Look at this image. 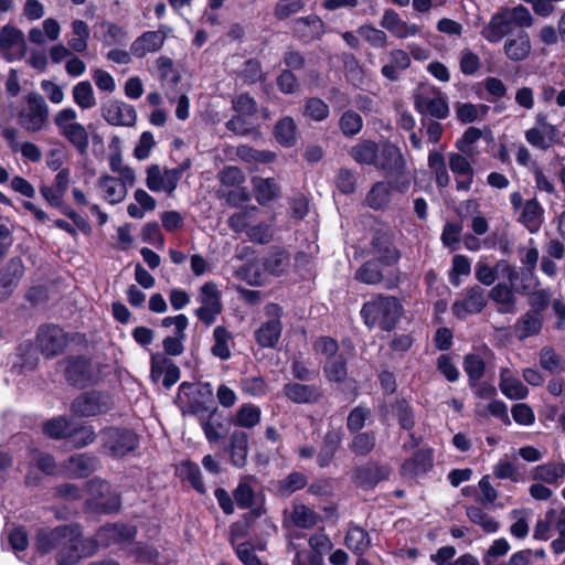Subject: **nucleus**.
<instances>
[{
    "instance_id": "1",
    "label": "nucleus",
    "mask_w": 565,
    "mask_h": 565,
    "mask_svg": "<svg viewBox=\"0 0 565 565\" xmlns=\"http://www.w3.org/2000/svg\"><path fill=\"white\" fill-rule=\"evenodd\" d=\"M36 547L42 553L56 551V559L62 565L75 564L83 556L95 552L93 541H83L82 532L76 525L40 531Z\"/></svg>"
},
{
    "instance_id": "2",
    "label": "nucleus",
    "mask_w": 565,
    "mask_h": 565,
    "mask_svg": "<svg viewBox=\"0 0 565 565\" xmlns=\"http://www.w3.org/2000/svg\"><path fill=\"white\" fill-rule=\"evenodd\" d=\"M534 19L524 6L503 8L495 12L481 31V35L490 43H499L515 26L530 28Z\"/></svg>"
},
{
    "instance_id": "3",
    "label": "nucleus",
    "mask_w": 565,
    "mask_h": 565,
    "mask_svg": "<svg viewBox=\"0 0 565 565\" xmlns=\"http://www.w3.org/2000/svg\"><path fill=\"white\" fill-rule=\"evenodd\" d=\"M402 313L403 307L398 299L383 295L372 298L361 309V316L367 327H379L384 331L393 330Z\"/></svg>"
},
{
    "instance_id": "4",
    "label": "nucleus",
    "mask_w": 565,
    "mask_h": 565,
    "mask_svg": "<svg viewBox=\"0 0 565 565\" xmlns=\"http://www.w3.org/2000/svg\"><path fill=\"white\" fill-rule=\"evenodd\" d=\"M53 122L63 137L78 153L85 154L89 148V134L87 128L78 121L77 113L72 107L60 109Z\"/></svg>"
},
{
    "instance_id": "5",
    "label": "nucleus",
    "mask_w": 565,
    "mask_h": 565,
    "mask_svg": "<svg viewBox=\"0 0 565 565\" xmlns=\"http://www.w3.org/2000/svg\"><path fill=\"white\" fill-rule=\"evenodd\" d=\"M50 109L38 93H30L25 96V104L17 115L19 126L26 132H40L47 127Z\"/></svg>"
},
{
    "instance_id": "6",
    "label": "nucleus",
    "mask_w": 565,
    "mask_h": 565,
    "mask_svg": "<svg viewBox=\"0 0 565 565\" xmlns=\"http://www.w3.org/2000/svg\"><path fill=\"white\" fill-rule=\"evenodd\" d=\"M103 449L114 458H121L139 445L138 436L130 429L109 427L100 433Z\"/></svg>"
},
{
    "instance_id": "7",
    "label": "nucleus",
    "mask_w": 565,
    "mask_h": 565,
    "mask_svg": "<svg viewBox=\"0 0 565 565\" xmlns=\"http://www.w3.org/2000/svg\"><path fill=\"white\" fill-rule=\"evenodd\" d=\"M415 108L425 116L445 119L449 115L448 102L443 92L431 85H423L415 95Z\"/></svg>"
},
{
    "instance_id": "8",
    "label": "nucleus",
    "mask_w": 565,
    "mask_h": 565,
    "mask_svg": "<svg viewBox=\"0 0 565 565\" xmlns=\"http://www.w3.org/2000/svg\"><path fill=\"white\" fill-rule=\"evenodd\" d=\"M190 167V162H183L177 169L161 170L159 166L152 164L147 168L146 185L152 192H168L172 193L184 170Z\"/></svg>"
},
{
    "instance_id": "9",
    "label": "nucleus",
    "mask_w": 565,
    "mask_h": 565,
    "mask_svg": "<svg viewBox=\"0 0 565 565\" xmlns=\"http://www.w3.org/2000/svg\"><path fill=\"white\" fill-rule=\"evenodd\" d=\"M198 300L201 303L195 311L198 318L206 326H211L222 311L221 295L216 285L211 281L204 284L200 289Z\"/></svg>"
},
{
    "instance_id": "10",
    "label": "nucleus",
    "mask_w": 565,
    "mask_h": 565,
    "mask_svg": "<svg viewBox=\"0 0 565 565\" xmlns=\"http://www.w3.org/2000/svg\"><path fill=\"white\" fill-rule=\"evenodd\" d=\"M111 408V401L107 394L99 392L85 393L72 403V411L78 416H96Z\"/></svg>"
},
{
    "instance_id": "11",
    "label": "nucleus",
    "mask_w": 565,
    "mask_h": 565,
    "mask_svg": "<svg viewBox=\"0 0 565 565\" xmlns=\"http://www.w3.org/2000/svg\"><path fill=\"white\" fill-rule=\"evenodd\" d=\"M25 50L23 33L14 26L0 30V54L9 62L20 60Z\"/></svg>"
},
{
    "instance_id": "12",
    "label": "nucleus",
    "mask_w": 565,
    "mask_h": 565,
    "mask_svg": "<svg viewBox=\"0 0 565 565\" xmlns=\"http://www.w3.org/2000/svg\"><path fill=\"white\" fill-rule=\"evenodd\" d=\"M462 152H450L448 153L449 169L456 177V189L458 191L468 192L470 191L473 183V168L469 158Z\"/></svg>"
},
{
    "instance_id": "13",
    "label": "nucleus",
    "mask_w": 565,
    "mask_h": 565,
    "mask_svg": "<svg viewBox=\"0 0 565 565\" xmlns=\"http://www.w3.org/2000/svg\"><path fill=\"white\" fill-rule=\"evenodd\" d=\"M487 305L484 290L479 286H473L466 290L465 297L452 305V313L465 319L468 315L479 313Z\"/></svg>"
},
{
    "instance_id": "14",
    "label": "nucleus",
    "mask_w": 565,
    "mask_h": 565,
    "mask_svg": "<svg viewBox=\"0 0 565 565\" xmlns=\"http://www.w3.org/2000/svg\"><path fill=\"white\" fill-rule=\"evenodd\" d=\"M525 139L531 146L546 150L557 142V129L544 116H537V126L525 131Z\"/></svg>"
},
{
    "instance_id": "15",
    "label": "nucleus",
    "mask_w": 565,
    "mask_h": 565,
    "mask_svg": "<svg viewBox=\"0 0 565 565\" xmlns=\"http://www.w3.org/2000/svg\"><path fill=\"white\" fill-rule=\"evenodd\" d=\"M103 117L113 126L131 127L137 120V113L134 106L127 103L110 100L103 107Z\"/></svg>"
},
{
    "instance_id": "16",
    "label": "nucleus",
    "mask_w": 565,
    "mask_h": 565,
    "mask_svg": "<svg viewBox=\"0 0 565 565\" xmlns=\"http://www.w3.org/2000/svg\"><path fill=\"white\" fill-rule=\"evenodd\" d=\"M39 347L46 356H54L63 351L67 344L65 332L56 326H47L38 333Z\"/></svg>"
},
{
    "instance_id": "17",
    "label": "nucleus",
    "mask_w": 565,
    "mask_h": 565,
    "mask_svg": "<svg viewBox=\"0 0 565 565\" xmlns=\"http://www.w3.org/2000/svg\"><path fill=\"white\" fill-rule=\"evenodd\" d=\"M499 388L501 393L511 401L525 399L530 394L527 386L515 376L514 371L510 367H501L499 373Z\"/></svg>"
},
{
    "instance_id": "18",
    "label": "nucleus",
    "mask_w": 565,
    "mask_h": 565,
    "mask_svg": "<svg viewBox=\"0 0 565 565\" xmlns=\"http://www.w3.org/2000/svg\"><path fill=\"white\" fill-rule=\"evenodd\" d=\"M24 266L20 258H12L0 271V301L11 295L23 276Z\"/></svg>"
},
{
    "instance_id": "19",
    "label": "nucleus",
    "mask_w": 565,
    "mask_h": 565,
    "mask_svg": "<svg viewBox=\"0 0 565 565\" xmlns=\"http://www.w3.org/2000/svg\"><path fill=\"white\" fill-rule=\"evenodd\" d=\"M135 535V530L127 525L110 524L100 527L93 541L94 546H108L130 540Z\"/></svg>"
},
{
    "instance_id": "20",
    "label": "nucleus",
    "mask_w": 565,
    "mask_h": 565,
    "mask_svg": "<svg viewBox=\"0 0 565 565\" xmlns=\"http://www.w3.org/2000/svg\"><path fill=\"white\" fill-rule=\"evenodd\" d=\"M166 40V33L161 30L147 31L131 43V53L138 57H145L149 53L159 51Z\"/></svg>"
},
{
    "instance_id": "21",
    "label": "nucleus",
    "mask_w": 565,
    "mask_h": 565,
    "mask_svg": "<svg viewBox=\"0 0 565 565\" xmlns=\"http://www.w3.org/2000/svg\"><path fill=\"white\" fill-rule=\"evenodd\" d=\"M65 375L72 384L85 386L94 381V369L89 360L73 358L68 361Z\"/></svg>"
},
{
    "instance_id": "22",
    "label": "nucleus",
    "mask_w": 565,
    "mask_h": 565,
    "mask_svg": "<svg viewBox=\"0 0 565 565\" xmlns=\"http://www.w3.org/2000/svg\"><path fill=\"white\" fill-rule=\"evenodd\" d=\"M411 65L409 53L402 49L391 50L386 55V62L381 68L382 75L390 81H397L401 72Z\"/></svg>"
},
{
    "instance_id": "23",
    "label": "nucleus",
    "mask_w": 565,
    "mask_h": 565,
    "mask_svg": "<svg viewBox=\"0 0 565 565\" xmlns=\"http://www.w3.org/2000/svg\"><path fill=\"white\" fill-rule=\"evenodd\" d=\"M503 50L509 60L513 62L524 61L532 50L529 34L525 31H520L515 35L508 38Z\"/></svg>"
},
{
    "instance_id": "24",
    "label": "nucleus",
    "mask_w": 565,
    "mask_h": 565,
    "mask_svg": "<svg viewBox=\"0 0 565 565\" xmlns=\"http://www.w3.org/2000/svg\"><path fill=\"white\" fill-rule=\"evenodd\" d=\"M376 168L387 173L399 171L404 168V160L398 147L386 142L379 150Z\"/></svg>"
},
{
    "instance_id": "25",
    "label": "nucleus",
    "mask_w": 565,
    "mask_h": 565,
    "mask_svg": "<svg viewBox=\"0 0 565 565\" xmlns=\"http://www.w3.org/2000/svg\"><path fill=\"white\" fill-rule=\"evenodd\" d=\"M519 222L523 224L530 233H537L540 231L544 222V209L537 200L532 199L523 204Z\"/></svg>"
},
{
    "instance_id": "26",
    "label": "nucleus",
    "mask_w": 565,
    "mask_h": 565,
    "mask_svg": "<svg viewBox=\"0 0 565 565\" xmlns=\"http://www.w3.org/2000/svg\"><path fill=\"white\" fill-rule=\"evenodd\" d=\"M392 191L393 185L391 182L379 181L367 192L365 204L373 210H384L391 203Z\"/></svg>"
},
{
    "instance_id": "27",
    "label": "nucleus",
    "mask_w": 565,
    "mask_h": 565,
    "mask_svg": "<svg viewBox=\"0 0 565 565\" xmlns=\"http://www.w3.org/2000/svg\"><path fill=\"white\" fill-rule=\"evenodd\" d=\"M253 193L260 205H265L279 196L280 189L274 179L252 178Z\"/></svg>"
},
{
    "instance_id": "28",
    "label": "nucleus",
    "mask_w": 565,
    "mask_h": 565,
    "mask_svg": "<svg viewBox=\"0 0 565 565\" xmlns=\"http://www.w3.org/2000/svg\"><path fill=\"white\" fill-rule=\"evenodd\" d=\"M285 396L297 404L313 403L319 399L320 392L315 385L287 383L284 386Z\"/></svg>"
},
{
    "instance_id": "29",
    "label": "nucleus",
    "mask_w": 565,
    "mask_h": 565,
    "mask_svg": "<svg viewBox=\"0 0 565 565\" xmlns=\"http://www.w3.org/2000/svg\"><path fill=\"white\" fill-rule=\"evenodd\" d=\"M98 188L102 191L103 198L110 204H118L125 200L128 190L117 180L110 175H102L98 180Z\"/></svg>"
},
{
    "instance_id": "30",
    "label": "nucleus",
    "mask_w": 565,
    "mask_h": 565,
    "mask_svg": "<svg viewBox=\"0 0 565 565\" xmlns=\"http://www.w3.org/2000/svg\"><path fill=\"white\" fill-rule=\"evenodd\" d=\"M98 465L96 457L88 454H79L72 456L66 466V473L71 477H86L93 472Z\"/></svg>"
},
{
    "instance_id": "31",
    "label": "nucleus",
    "mask_w": 565,
    "mask_h": 565,
    "mask_svg": "<svg viewBox=\"0 0 565 565\" xmlns=\"http://www.w3.org/2000/svg\"><path fill=\"white\" fill-rule=\"evenodd\" d=\"M427 164L434 174L438 188H447L450 183V175L447 170L446 160L440 150L433 149L428 153Z\"/></svg>"
},
{
    "instance_id": "32",
    "label": "nucleus",
    "mask_w": 565,
    "mask_h": 565,
    "mask_svg": "<svg viewBox=\"0 0 565 565\" xmlns=\"http://www.w3.org/2000/svg\"><path fill=\"white\" fill-rule=\"evenodd\" d=\"M341 441L342 431L340 429H332L326 434L317 457L320 467L323 468L330 465Z\"/></svg>"
},
{
    "instance_id": "33",
    "label": "nucleus",
    "mask_w": 565,
    "mask_h": 565,
    "mask_svg": "<svg viewBox=\"0 0 565 565\" xmlns=\"http://www.w3.org/2000/svg\"><path fill=\"white\" fill-rule=\"evenodd\" d=\"M514 328L520 340L536 335L542 329V316L535 310L527 311L516 321Z\"/></svg>"
},
{
    "instance_id": "34",
    "label": "nucleus",
    "mask_w": 565,
    "mask_h": 565,
    "mask_svg": "<svg viewBox=\"0 0 565 565\" xmlns=\"http://www.w3.org/2000/svg\"><path fill=\"white\" fill-rule=\"evenodd\" d=\"M565 477L564 462H547L536 466L532 470V479L543 481L548 484H558Z\"/></svg>"
},
{
    "instance_id": "35",
    "label": "nucleus",
    "mask_w": 565,
    "mask_h": 565,
    "mask_svg": "<svg viewBox=\"0 0 565 565\" xmlns=\"http://www.w3.org/2000/svg\"><path fill=\"white\" fill-rule=\"evenodd\" d=\"M281 322L280 320H268L264 322L256 331L255 338L257 343L262 348H274L281 334Z\"/></svg>"
},
{
    "instance_id": "36",
    "label": "nucleus",
    "mask_w": 565,
    "mask_h": 565,
    "mask_svg": "<svg viewBox=\"0 0 565 565\" xmlns=\"http://www.w3.org/2000/svg\"><path fill=\"white\" fill-rule=\"evenodd\" d=\"M72 36L67 41V45L75 53H84L88 47L90 30L88 24L83 20H74L71 23Z\"/></svg>"
},
{
    "instance_id": "37",
    "label": "nucleus",
    "mask_w": 565,
    "mask_h": 565,
    "mask_svg": "<svg viewBox=\"0 0 565 565\" xmlns=\"http://www.w3.org/2000/svg\"><path fill=\"white\" fill-rule=\"evenodd\" d=\"M348 356L344 352H340L335 356H330L323 365V373L330 382H343L347 379Z\"/></svg>"
},
{
    "instance_id": "38",
    "label": "nucleus",
    "mask_w": 565,
    "mask_h": 565,
    "mask_svg": "<svg viewBox=\"0 0 565 565\" xmlns=\"http://www.w3.org/2000/svg\"><path fill=\"white\" fill-rule=\"evenodd\" d=\"M297 125L289 116L281 118L275 125L274 136L277 142L284 147H294L297 142Z\"/></svg>"
},
{
    "instance_id": "39",
    "label": "nucleus",
    "mask_w": 565,
    "mask_h": 565,
    "mask_svg": "<svg viewBox=\"0 0 565 565\" xmlns=\"http://www.w3.org/2000/svg\"><path fill=\"white\" fill-rule=\"evenodd\" d=\"M350 154L360 164L376 167L379 146L374 141L363 140L351 148Z\"/></svg>"
},
{
    "instance_id": "40",
    "label": "nucleus",
    "mask_w": 565,
    "mask_h": 565,
    "mask_svg": "<svg viewBox=\"0 0 565 565\" xmlns=\"http://www.w3.org/2000/svg\"><path fill=\"white\" fill-rule=\"evenodd\" d=\"M433 466V451L430 449H420L414 457L405 461L402 471L405 475H419L426 472Z\"/></svg>"
},
{
    "instance_id": "41",
    "label": "nucleus",
    "mask_w": 565,
    "mask_h": 565,
    "mask_svg": "<svg viewBox=\"0 0 565 565\" xmlns=\"http://www.w3.org/2000/svg\"><path fill=\"white\" fill-rule=\"evenodd\" d=\"M102 26L105 29L102 38V43L104 46L127 45L130 36L126 26L113 22H105L102 24Z\"/></svg>"
},
{
    "instance_id": "42",
    "label": "nucleus",
    "mask_w": 565,
    "mask_h": 565,
    "mask_svg": "<svg viewBox=\"0 0 565 565\" xmlns=\"http://www.w3.org/2000/svg\"><path fill=\"white\" fill-rule=\"evenodd\" d=\"M214 343L211 352L214 356L221 360H228L231 358V343L233 341L232 333L224 327L217 326L213 331Z\"/></svg>"
},
{
    "instance_id": "43",
    "label": "nucleus",
    "mask_w": 565,
    "mask_h": 565,
    "mask_svg": "<svg viewBox=\"0 0 565 565\" xmlns=\"http://www.w3.org/2000/svg\"><path fill=\"white\" fill-rule=\"evenodd\" d=\"M387 475L388 471L386 468L376 465H367L356 469L355 481L364 488H371L380 480L387 478Z\"/></svg>"
},
{
    "instance_id": "44",
    "label": "nucleus",
    "mask_w": 565,
    "mask_h": 565,
    "mask_svg": "<svg viewBox=\"0 0 565 565\" xmlns=\"http://www.w3.org/2000/svg\"><path fill=\"white\" fill-rule=\"evenodd\" d=\"M344 543L349 550L360 555V557H362L363 553L370 547L371 544L369 534L359 526L349 529Z\"/></svg>"
},
{
    "instance_id": "45",
    "label": "nucleus",
    "mask_w": 565,
    "mask_h": 565,
    "mask_svg": "<svg viewBox=\"0 0 565 565\" xmlns=\"http://www.w3.org/2000/svg\"><path fill=\"white\" fill-rule=\"evenodd\" d=\"M72 95L74 103L81 109H90L96 106L94 89L88 81L77 83L72 89Z\"/></svg>"
},
{
    "instance_id": "46",
    "label": "nucleus",
    "mask_w": 565,
    "mask_h": 565,
    "mask_svg": "<svg viewBox=\"0 0 565 565\" xmlns=\"http://www.w3.org/2000/svg\"><path fill=\"white\" fill-rule=\"evenodd\" d=\"M372 244L382 263L391 265L396 263L399 258L397 249L392 245L387 235H379L374 237Z\"/></svg>"
},
{
    "instance_id": "47",
    "label": "nucleus",
    "mask_w": 565,
    "mask_h": 565,
    "mask_svg": "<svg viewBox=\"0 0 565 565\" xmlns=\"http://www.w3.org/2000/svg\"><path fill=\"white\" fill-rule=\"evenodd\" d=\"M231 459L234 466L243 467L247 460L248 440L244 433H234L231 437Z\"/></svg>"
},
{
    "instance_id": "48",
    "label": "nucleus",
    "mask_w": 565,
    "mask_h": 565,
    "mask_svg": "<svg viewBox=\"0 0 565 565\" xmlns=\"http://www.w3.org/2000/svg\"><path fill=\"white\" fill-rule=\"evenodd\" d=\"M540 365L551 374L557 375L565 371V363L551 347H544L539 353Z\"/></svg>"
},
{
    "instance_id": "49",
    "label": "nucleus",
    "mask_w": 565,
    "mask_h": 565,
    "mask_svg": "<svg viewBox=\"0 0 565 565\" xmlns=\"http://www.w3.org/2000/svg\"><path fill=\"white\" fill-rule=\"evenodd\" d=\"M466 514L472 523L479 525L487 533H495L499 530V522L479 507H468Z\"/></svg>"
},
{
    "instance_id": "50",
    "label": "nucleus",
    "mask_w": 565,
    "mask_h": 565,
    "mask_svg": "<svg viewBox=\"0 0 565 565\" xmlns=\"http://www.w3.org/2000/svg\"><path fill=\"white\" fill-rule=\"evenodd\" d=\"M260 408L253 404H244L239 407L235 424L245 428L256 426L260 420Z\"/></svg>"
},
{
    "instance_id": "51",
    "label": "nucleus",
    "mask_w": 565,
    "mask_h": 565,
    "mask_svg": "<svg viewBox=\"0 0 565 565\" xmlns=\"http://www.w3.org/2000/svg\"><path fill=\"white\" fill-rule=\"evenodd\" d=\"M356 33L361 39L367 42L371 46L382 49L387 43V35L383 30L376 29L373 25H361Z\"/></svg>"
},
{
    "instance_id": "52",
    "label": "nucleus",
    "mask_w": 565,
    "mask_h": 565,
    "mask_svg": "<svg viewBox=\"0 0 565 565\" xmlns=\"http://www.w3.org/2000/svg\"><path fill=\"white\" fill-rule=\"evenodd\" d=\"M339 127L343 135L348 137L355 136L363 127L362 117L353 110H348L340 117Z\"/></svg>"
},
{
    "instance_id": "53",
    "label": "nucleus",
    "mask_w": 565,
    "mask_h": 565,
    "mask_svg": "<svg viewBox=\"0 0 565 565\" xmlns=\"http://www.w3.org/2000/svg\"><path fill=\"white\" fill-rule=\"evenodd\" d=\"M291 520L298 527L309 529L316 525L318 516L310 508L296 504L291 512Z\"/></svg>"
},
{
    "instance_id": "54",
    "label": "nucleus",
    "mask_w": 565,
    "mask_h": 565,
    "mask_svg": "<svg viewBox=\"0 0 565 565\" xmlns=\"http://www.w3.org/2000/svg\"><path fill=\"white\" fill-rule=\"evenodd\" d=\"M289 259L288 255L282 250H276L271 254H269L264 259V269L268 271L271 275L279 276L281 275L287 266H288Z\"/></svg>"
},
{
    "instance_id": "55",
    "label": "nucleus",
    "mask_w": 565,
    "mask_h": 565,
    "mask_svg": "<svg viewBox=\"0 0 565 565\" xmlns=\"http://www.w3.org/2000/svg\"><path fill=\"white\" fill-rule=\"evenodd\" d=\"M250 481H253L252 477L242 478L234 491V499L242 509H247L253 504L254 491Z\"/></svg>"
},
{
    "instance_id": "56",
    "label": "nucleus",
    "mask_w": 565,
    "mask_h": 565,
    "mask_svg": "<svg viewBox=\"0 0 565 565\" xmlns=\"http://www.w3.org/2000/svg\"><path fill=\"white\" fill-rule=\"evenodd\" d=\"M493 475L495 478L501 480H511L512 482L521 481V475L515 463L507 458L500 459L493 466Z\"/></svg>"
},
{
    "instance_id": "57",
    "label": "nucleus",
    "mask_w": 565,
    "mask_h": 565,
    "mask_svg": "<svg viewBox=\"0 0 565 565\" xmlns=\"http://www.w3.org/2000/svg\"><path fill=\"white\" fill-rule=\"evenodd\" d=\"M491 298L502 305L504 308L500 311L509 312L512 311V307L514 303V295L512 289L503 284H498L495 287L491 289L490 292Z\"/></svg>"
},
{
    "instance_id": "58",
    "label": "nucleus",
    "mask_w": 565,
    "mask_h": 565,
    "mask_svg": "<svg viewBox=\"0 0 565 565\" xmlns=\"http://www.w3.org/2000/svg\"><path fill=\"white\" fill-rule=\"evenodd\" d=\"M72 428L65 417H57L49 420L44 426V433L55 439L68 437Z\"/></svg>"
},
{
    "instance_id": "59",
    "label": "nucleus",
    "mask_w": 565,
    "mask_h": 565,
    "mask_svg": "<svg viewBox=\"0 0 565 565\" xmlns=\"http://www.w3.org/2000/svg\"><path fill=\"white\" fill-rule=\"evenodd\" d=\"M481 138V131L478 128L470 127L459 138L455 146L456 148L466 156L475 154V142Z\"/></svg>"
},
{
    "instance_id": "60",
    "label": "nucleus",
    "mask_w": 565,
    "mask_h": 565,
    "mask_svg": "<svg viewBox=\"0 0 565 565\" xmlns=\"http://www.w3.org/2000/svg\"><path fill=\"white\" fill-rule=\"evenodd\" d=\"M375 446V435L373 433H360L354 436L350 448L358 456H365Z\"/></svg>"
},
{
    "instance_id": "61",
    "label": "nucleus",
    "mask_w": 565,
    "mask_h": 565,
    "mask_svg": "<svg viewBox=\"0 0 565 565\" xmlns=\"http://www.w3.org/2000/svg\"><path fill=\"white\" fill-rule=\"evenodd\" d=\"M484 361L478 354H468L463 361L465 372L471 382L479 381L484 373Z\"/></svg>"
},
{
    "instance_id": "62",
    "label": "nucleus",
    "mask_w": 565,
    "mask_h": 565,
    "mask_svg": "<svg viewBox=\"0 0 565 565\" xmlns=\"http://www.w3.org/2000/svg\"><path fill=\"white\" fill-rule=\"evenodd\" d=\"M303 114L316 121H321L329 116V106L320 98H309Z\"/></svg>"
},
{
    "instance_id": "63",
    "label": "nucleus",
    "mask_w": 565,
    "mask_h": 565,
    "mask_svg": "<svg viewBox=\"0 0 565 565\" xmlns=\"http://www.w3.org/2000/svg\"><path fill=\"white\" fill-rule=\"evenodd\" d=\"M307 483L306 477L300 472H292L279 481V492L289 495L292 492L302 489Z\"/></svg>"
},
{
    "instance_id": "64",
    "label": "nucleus",
    "mask_w": 565,
    "mask_h": 565,
    "mask_svg": "<svg viewBox=\"0 0 565 565\" xmlns=\"http://www.w3.org/2000/svg\"><path fill=\"white\" fill-rule=\"evenodd\" d=\"M174 363L164 353H152L150 361V376L152 381L158 382L163 373Z\"/></svg>"
}]
</instances>
